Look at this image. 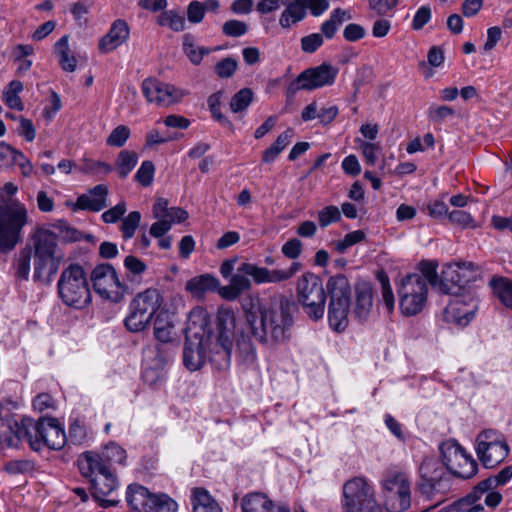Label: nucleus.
I'll return each mask as SVG.
<instances>
[{
  "mask_svg": "<svg viewBox=\"0 0 512 512\" xmlns=\"http://www.w3.org/2000/svg\"><path fill=\"white\" fill-rule=\"evenodd\" d=\"M17 191L18 187L11 182L0 189V254H7L16 247L28 223L26 206L14 198Z\"/></svg>",
  "mask_w": 512,
  "mask_h": 512,
  "instance_id": "3",
  "label": "nucleus"
},
{
  "mask_svg": "<svg viewBox=\"0 0 512 512\" xmlns=\"http://www.w3.org/2000/svg\"><path fill=\"white\" fill-rule=\"evenodd\" d=\"M108 188L104 184L96 185L88 194L77 198L76 207L81 210L98 212L107 206Z\"/></svg>",
  "mask_w": 512,
  "mask_h": 512,
  "instance_id": "27",
  "label": "nucleus"
},
{
  "mask_svg": "<svg viewBox=\"0 0 512 512\" xmlns=\"http://www.w3.org/2000/svg\"><path fill=\"white\" fill-rule=\"evenodd\" d=\"M341 213L336 206H326L318 212V221L321 227H327L332 223L339 221Z\"/></svg>",
  "mask_w": 512,
  "mask_h": 512,
  "instance_id": "56",
  "label": "nucleus"
},
{
  "mask_svg": "<svg viewBox=\"0 0 512 512\" xmlns=\"http://www.w3.org/2000/svg\"><path fill=\"white\" fill-rule=\"evenodd\" d=\"M130 128L126 125H119L112 130L106 139V144L110 147H122L130 137Z\"/></svg>",
  "mask_w": 512,
  "mask_h": 512,
  "instance_id": "50",
  "label": "nucleus"
},
{
  "mask_svg": "<svg viewBox=\"0 0 512 512\" xmlns=\"http://www.w3.org/2000/svg\"><path fill=\"white\" fill-rule=\"evenodd\" d=\"M178 504L165 493L155 494L151 512H177Z\"/></svg>",
  "mask_w": 512,
  "mask_h": 512,
  "instance_id": "46",
  "label": "nucleus"
},
{
  "mask_svg": "<svg viewBox=\"0 0 512 512\" xmlns=\"http://www.w3.org/2000/svg\"><path fill=\"white\" fill-rule=\"evenodd\" d=\"M365 233L361 230H355L347 233L342 240L333 242L335 250L339 253H344L349 247L363 241Z\"/></svg>",
  "mask_w": 512,
  "mask_h": 512,
  "instance_id": "51",
  "label": "nucleus"
},
{
  "mask_svg": "<svg viewBox=\"0 0 512 512\" xmlns=\"http://www.w3.org/2000/svg\"><path fill=\"white\" fill-rule=\"evenodd\" d=\"M293 306L288 297L280 295L245 310L246 325L251 337L269 347L288 341L293 326Z\"/></svg>",
  "mask_w": 512,
  "mask_h": 512,
  "instance_id": "2",
  "label": "nucleus"
},
{
  "mask_svg": "<svg viewBox=\"0 0 512 512\" xmlns=\"http://www.w3.org/2000/svg\"><path fill=\"white\" fill-rule=\"evenodd\" d=\"M183 51L194 65H199L204 55L209 54L211 50L196 46L193 37L190 34H186L183 38Z\"/></svg>",
  "mask_w": 512,
  "mask_h": 512,
  "instance_id": "39",
  "label": "nucleus"
},
{
  "mask_svg": "<svg viewBox=\"0 0 512 512\" xmlns=\"http://www.w3.org/2000/svg\"><path fill=\"white\" fill-rule=\"evenodd\" d=\"M442 463L450 474L470 479L478 472V464L473 457L454 439L442 442L439 446Z\"/></svg>",
  "mask_w": 512,
  "mask_h": 512,
  "instance_id": "14",
  "label": "nucleus"
},
{
  "mask_svg": "<svg viewBox=\"0 0 512 512\" xmlns=\"http://www.w3.org/2000/svg\"><path fill=\"white\" fill-rule=\"evenodd\" d=\"M419 491L427 500L434 501L428 509L444 502L452 488V478L449 471L437 458L426 456L419 466Z\"/></svg>",
  "mask_w": 512,
  "mask_h": 512,
  "instance_id": "5",
  "label": "nucleus"
},
{
  "mask_svg": "<svg viewBox=\"0 0 512 512\" xmlns=\"http://www.w3.org/2000/svg\"><path fill=\"white\" fill-rule=\"evenodd\" d=\"M296 295L304 313L313 321L323 318L326 292L322 280L312 272L303 273L297 280Z\"/></svg>",
  "mask_w": 512,
  "mask_h": 512,
  "instance_id": "11",
  "label": "nucleus"
},
{
  "mask_svg": "<svg viewBox=\"0 0 512 512\" xmlns=\"http://www.w3.org/2000/svg\"><path fill=\"white\" fill-rule=\"evenodd\" d=\"M237 66L238 63L235 59L226 57L216 64L215 72L221 78H229L235 73Z\"/></svg>",
  "mask_w": 512,
  "mask_h": 512,
  "instance_id": "58",
  "label": "nucleus"
},
{
  "mask_svg": "<svg viewBox=\"0 0 512 512\" xmlns=\"http://www.w3.org/2000/svg\"><path fill=\"white\" fill-rule=\"evenodd\" d=\"M137 162L138 154L136 152L131 150L120 151L115 161V169L119 177L126 178L135 168Z\"/></svg>",
  "mask_w": 512,
  "mask_h": 512,
  "instance_id": "38",
  "label": "nucleus"
},
{
  "mask_svg": "<svg viewBox=\"0 0 512 512\" xmlns=\"http://www.w3.org/2000/svg\"><path fill=\"white\" fill-rule=\"evenodd\" d=\"M155 494L151 493L146 487L133 484L128 487L126 500L128 504L136 511L151 512Z\"/></svg>",
  "mask_w": 512,
  "mask_h": 512,
  "instance_id": "28",
  "label": "nucleus"
},
{
  "mask_svg": "<svg viewBox=\"0 0 512 512\" xmlns=\"http://www.w3.org/2000/svg\"><path fill=\"white\" fill-rule=\"evenodd\" d=\"M124 267L133 275H141L147 269L146 264L133 255H129L124 259Z\"/></svg>",
  "mask_w": 512,
  "mask_h": 512,
  "instance_id": "63",
  "label": "nucleus"
},
{
  "mask_svg": "<svg viewBox=\"0 0 512 512\" xmlns=\"http://www.w3.org/2000/svg\"><path fill=\"white\" fill-rule=\"evenodd\" d=\"M79 469L84 477L90 479L92 496L101 507L107 508L118 504L119 500L114 497L118 487L117 478L103 463L99 454L83 453L79 459Z\"/></svg>",
  "mask_w": 512,
  "mask_h": 512,
  "instance_id": "4",
  "label": "nucleus"
},
{
  "mask_svg": "<svg viewBox=\"0 0 512 512\" xmlns=\"http://www.w3.org/2000/svg\"><path fill=\"white\" fill-rule=\"evenodd\" d=\"M57 289L66 306L81 309L91 301L87 274L79 264H70L61 272Z\"/></svg>",
  "mask_w": 512,
  "mask_h": 512,
  "instance_id": "8",
  "label": "nucleus"
},
{
  "mask_svg": "<svg viewBox=\"0 0 512 512\" xmlns=\"http://www.w3.org/2000/svg\"><path fill=\"white\" fill-rule=\"evenodd\" d=\"M510 452L506 437L499 431L486 429L476 438V454L486 468L503 462Z\"/></svg>",
  "mask_w": 512,
  "mask_h": 512,
  "instance_id": "15",
  "label": "nucleus"
},
{
  "mask_svg": "<svg viewBox=\"0 0 512 512\" xmlns=\"http://www.w3.org/2000/svg\"><path fill=\"white\" fill-rule=\"evenodd\" d=\"M338 72L337 67L328 63L308 68L298 75L296 79L297 89L311 91L330 86L335 82Z\"/></svg>",
  "mask_w": 512,
  "mask_h": 512,
  "instance_id": "20",
  "label": "nucleus"
},
{
  "mask_svg": "<svg viewBox=\"0 0 512 512\" xmlns=\"http://www.w3.org/2000/svg\"><path fill=\"white\" fill-rule=\"evenodd\" d=\"M235 314L230 308L217 312V333L211 330V317L203 307L193 308L186 327L183 363L190 371L199 370L209 358L218 370H226L231 364Z\"/></svg>",
  "mask_w": 512,
  "mask_h": 512,
  "instance_id": "1",
  "label": "nucleus"
},
{
  "mask_svg": "<svg viewBox=\"0 0 512 512\" xmlns=\"http://www.w3.org/2000/svg\"><path fill=\"white\" fill-rule=\"evenodd\" d=\"M205 15L202 3L199 1H192L187 8V18L193 24L200 23Z\"/></svg>",
  "mask_w": 512,
  "mask_h": 512,
  "instance_id": "64",
  "label": "nucleus"
},
{
  "mask_svg": "<svg viewBox=\"0 0 512 512\" xmlns=\"http://www.w3.org/2000/svg\"><path fill=\"white\" fill-rule=\"evenodd\" d=\"M64 258L54 233L40 230L34 236V280L49 282Z\"/></svg>",
  "mask_w": 512,
  "mask_h": 512,
  "instance_id": "6",
  "label": "nucleus"
},
{
  "mask_svg": "<svg viewBox=\"0 0 512 512\" xmlns=\"http://www.w3.org/2000/svg\"><path fill=\"white\" fill-rule=\"evenodd\" d=\"M428 215L434 219H442L448 216V207L442 200H433L427 205Z\"/></svg>",
  "mask_w": 512,
  "mask_h": 512,
  "instance_id": "62",
  "label": "nucleus"
},
{
  "mask_svg": "<svg viewBox=\"0 0 512 512\" xmlns=\"http://www.w3.org/2000/svg\"><path fill=\"white\" fill-rule=\"evenodd\" d=\"M151 320L141 309H137L130 303L129 313L124 320V324L128 331L137 333L146 329L150 325Z\"/></svg>",
  "mask_w": 512,
  "mask_h": 512,
  "instance_id": "35",
  "label": "nucleus"
},
{
  "mask_svg": "<svg viewBox=\"0 0 512 512\" xmlns=\"http://www.w3.org/2000/svg\"><path fill=\"white\" fill-rule=\"evenodd\" d=\"M247 31V24L236 19L228 20L222 26V32L229 37H240L246 34Z\"/></svg>",
  "mask_w": 512,
  "mask_h": 512,
  "instance_id": "57",
  "label": "nucleus"
},
{
  "mask_svg": "<svg viewBox=\"0 0 512 512\" xmlns=\"http://www.w3.org/2000/svg\"><path fill=\"white\" fill-rule=\"evenodd\" d=\"M342 512H382L375 486L365 477L357 476L343 484Z\"/></svg>",
  "mask_w": 512,
  "mask_h": 512,
  "instance_id": "9",
  "label": "nucleus"
},
{
  "mask_svg": "<svg viewBox=\"0 0 512 512\" xmlns=\"http://www.w3.org/2000/svg\"><path fill=\"white\" fill-rule=\"evenodd\" d=\"M356 306L355 314L360 320L368 317L373 307V288L368 282H361L356 285Z\"/></svg>",
  "mask_w": 512,
  "mask_h": 512,
  "instance_id": "29",
  "label": "nucleus"
},
{
  "mask_svg": "<svg viewBox=\"0 0 512 512\" xmlns=\"http://www.w3.org/2000/svg\"><path fill=\"white\" fill-rule=\"evenodd\" d=\"M220 281L211 274H202L189 279L185 284V290L195 299L202 300L209 292L218 289Z\"/></svg>",
  "mask_w": 512,
  "mask_h": 512,
  "instance_id": "26",
  "label": "nucleus"
},
{
  "mask_svg": "<svg viewBox=\"0 0 512 512\" xmlns=\"http://www.w3.org/2000/svg\"><path fill=\"white\" fill-rule=\"evenodd\" d=\"M327 289L330 296L328 305L329 325L335 331H343L348 326L351 302V286L348 278L338 274L329 278Z\"/></svg>",
  "mask_w": 512,
  "mask_h": 512,
  "instance_id": "10",
  "label": "nucleus"
},
{
  "mask_svg": "<svg viewBox=\"0 0 512 512\" xmlns=\"http://www.w3.org/2000/svg\"><path fill=\"white\" fill-rule=\"evenodd\" d=\"M193 512H222V509L207 490L196 488L193 491Z\"/></svg>",
  "mask_w": 512,
  "mask_h": 512,
  "instance_id": "33",
  "label": "nucleus"
},
{
  "mask_svg": "<svg viewBox=\"0 0 512 512\" xmlns=\"http://www.w3.org/2000/svg\"><path fill=\"white\" fill-rule=\"evenodd\" d=\"M253 99V92L249 88L239 90L230 101V108L234 113L241 112L250 105Z\"/></svg>",
  "mask_w": 512,
  "mask_h": 512,
  "instance_id": "47",
  "label": "nucleus"
},
{
  "mask_svg": "<svg viewBox=\"0 0 512 512\" xmlns=\"http://www.w3.org/2000/svg\"><path fill=\"white\" fill-rule=\"evenodd\" d=\"M323 44V36L320 33H312L301 39L302 50L306 53L315 52Z\"/></svg>",
  "mask_w": 512,
  "mask_h": 512,
  "instance_id": "59",
  "label": "nucleus"
},
{
  "mask_svg": "<svg viewBox=\"0 0 512 512\" xmlns=\"http://www.w3.org/2000/svg\"><path fill=\"white\" fill-rule=\"evenodd\" d=\"M386 428L396 438V440L404 445L411 437L409 430L406 426L391 415L386 414Z\"/></svg>",
  "mask_w": 512,
  "mask_h": 512,
  "instance_id": "44",
  "label": "nucleus"
},
{
  "mask_svg": "<svg viewBox=\"0 0 512 512\" xmlns=\"http://www.w3.org/2000/svg\"><path fill=\"white\" fill-rule=\"evenodd\" d=\"M455 296L444 309L443 316L447 323L462 328L474 319L479 304L470 291Z\"/></svg>",
  "mask_w": 512,
  "mask_h": 512,
  "instance_id": "17",
  "label": "nucleus"
},
{
  "mask_svg": "<svg viewBox=\"0 0 512 512\" xmlns=\"http://www.w3.org/2000/svg\"><path fill=\"white\" fill-rule=\"evenodd\" d=\"M512 478V466L504 467L496 475L483 480V486L488 484L489 488L496 489L498 486L505 485Z\"/></svg>",
  "mask_w": 512,
  "mask_h": 512,
  "instance_id": "55",
  "label": "nucleus"
},
{
  "mask_svg": "<svg viewBox=\"0 0 512 512\" xmlns=\"http://www.w3.org/2000/svg\"><path fill=\"white\" fill-rule=\"evenodd\" d=\"M127 208L125 202H120L102 214L105 223H116L125 214Z\"/></svg>",
  "mask_w": 512,
  "mask_h": 512,
  "instance_id": "61",
  "label": "nucleus"
},
{
  "mask_svg": "<svg viewBox=\"0 0 512 512\" xmlns=\"http://www.w3.org/2000/svg\"><path fill=\"white\" fill-rule=\"evenodd\" d=\"M32 258V249L25 247L19 251L15 262V274L17 278L27 280L30 273V262Z\"/></svg>",
  "mask_w": 512,
  "mask_h": 512,
  "instance_id": "41",
  "label": "nucleus"
},
{
  "mask_svg": "<svg viewBox=\"0 0 512 512\" xmlns=\"http://www.w3.org/2000/svg\"><path fill=\"white\" fill-rule=\"evenodd\" d=\"M103 459V463L108 464H120L125 465L127 458L126 451L116 443H109L103 449L102 455H99Z\"/></svg>",
  "mask_w": 512,
  "mask_h": 512,
  "instance_id": "40",
  "label": "nucleus"
},
{
  "mask_svg": "<svg viewBox=\"0 0 512 512\" xmlns=\"http://www.w3.org/2000/svg\"><path fill=\"white\" fill-rule=\"evenodd\" d=\"M481 278V270L472 262L450 263L442 270L439 292L448 295L466 293Z\"/></svg>",
  "mask_w": 512,
  "mask_h": 512,
  "instance_id": "12",
  "label": "nucleus"
},
{
  "mask_svg": "<svg viewBox=\"0 0 512 512\" xmlns=\"http://www.w3.org/2000/svg\"><path fill=\"white\" fill-rule=\"evenodd\" d=\"M79 170L87 174L104 173L108 174L112 171V166L105 162L84 159Z\"/></svg>",
  "mask_w": 512,
  "mask_h": 512,
  "instance_id": "54",
  "label": "nucleus"
},
{
  "mask_svg": "<svg viewBox=\"0 0 512 512\" xmlns=\"http://www.w3.org/2000/svg\"><path fill=\"white\" fill-rule=\"evenodd\" d=\"M38 450L42 445L53 450H60L66 443V435L63 428L54 418H40L37 421Z\"/></svg>",
  "mask_w": 512,
  "mask_h": 512,
  "instance_id": "22",
  "label": "nucleus"
},
{
  "mask_svg": "<svg viewBox=\"0 0 512 512\" xmlns=\"http://www.w3.org/2000/svg\"><path fill=\"white\" fill-rule=\"evenodd\" d=\"M140 221L141 214L138 211H132L122 219L120 231L125 240H129L134 236L137 228L139 227Z\"/></svg>",
  "mask_w": 512,
  "mask_h": 512,
  "instance_id": "43",
  "label": "nucleus"
},
{
  "mask_svg": "<svg viewBox=\"0 0 512 512\" xmlns=\"http://www.w3.org/2000/svg\"><path fill=\"white\" fill-rule=\"evenodd\" d=\"M301 268V264L293 262L287 269H268L259 267L255 264L243 262L237 269V273L233 274L230 284L237 292L242 294L244 291L251 289V281L247 276L252 277L257 285L268 283H282L291 279Z\"/></svg>",
  "mask_w": 512,
  "mask_h": 512,
  "instance_id": "7",
  "label": "nucleus"
},
{
  "mask_svg": "<svg viewBox=\"0 0 512 512\" xmlns=\"http://www.w3.org/2000/svg\"><path fill=\"white\" fill-rule=\"evenodd\" d=\"M432 17L431 8L429 6H421L415 13L412 20V27L415 30H420L426 25Z\"/></svg>",
  "mask_w": 512,
  "mask_h": 512,
  "instance_id": "60",
  "label": "nucleus"
},
{
  "mask_svg": "<svg viewBox=\"0 0 512 512\" xmlns=\"http://www.w3.org/2000/svg\"><path fill=\"white\" fill-rule=\"evenodd\" d=\"M37 422L28 417L9 424L8 430L3 435V440L9 447H17L22 441L29 443L30 447L38 450Z\"/></svg>",
  "mask_w": 512,
  "mask_h": 512,
  "instance_id": "21",
  "label": "nucleus"
},
{
  "mask_svg": "<svg viewBox=\"0 0 512 512\" xmlns=\"http://www.w3.org/2000/svg\"><path fill=\"white\" fill-rule=\"evenodd\" d=\"M129 36V28L125 21H115L109 32L101 38L99 50L102 53H109L123 44Z\"/></svg>",
  "mask_w": 512,
  "mask_h": 512,
  "instance_id": "25",
  "label": "nucleus"
},
{
  "mask_svg": "<svg viewBox=\"0 0 512 512\" xmlns=\"http://www.w3.org/2000/svg\"><path fill=\"white\" fill-rule=\"evenodd\" d=\"M243 512H290L288 508L275 507L266 494L253 492L245 495L241 501Z\"/></svg>",
  "mask_w": 512,
  "mask_h": 512,
  "instance_id": "24",
  "label": "nucleus"
},
{
  "mask_svg": "<svg viewBox=\"0 0 512 512\" xmlns=\"http://www.w3.org/2000/svg\"><path fill=\"white\" fill-rule=\"evenodd\" d=\"M54 51L58 57L59 64L64 71L74 72L77 68V59L70 53L69 37L62 36L54 46Z\"/></svg>",
  "mask_w": 512,
  "mask_h": 512,
  "instance_id": "31",
  "label": "nucleus"
},
{
  "mask_svg": "<svg viewBox=\"0 0 512 512\" xmlns=\"http://www.w3.org/2000/svg\"><path fill=\"white\" fill-rule=\"evenodd\" d=\"M489 284L500 302L512 310V281L504 277H493Z\"/></svg>",
  "mask_w": 512,
  "mask_h": 512,
  "instance_id": "37",
  "label": "nucleus"
},
{
  "mask_svg": "<svg viewBox=\"0 0 512 512\" xmlns=\"http://www.w3.org/2000/svg\"><path fill=\"white\" fill-rule=\"evenodd\" d=\"M397 294L401 312L406 316H414L425 306L428 286L419 274H408L400 281Z\"/></svg>",
  "mask_w": 512,
  "mask_h": 512,
  "instance_id": "13",
  "label": "nucleus"
},
{
  "mask_svg": "<svg viewBox=\"0 0 512 512\" xmlns=\"http://www.w3.org/2000/svg\"><path fill=\"white\" fill-rule=\"evenodd\" d=\"M355 142L357 147L362 151L366 163L369 165H374L377 161L378 154L381 151L380 144L365 141L362 138H356Z\"/></svg>",
  "mask_w": 512,
  "mask_h": 512,
  "instance_id": "45",
  "label": "nucleus"
},
{
  "mask_svg": "<svg viewBox=\"0 0 512 512\" xmlns=\"http://www.w3.org/2000/svg\"><path fill=\"white\" fill-rule=\"evenodd\" d=\"M286 8L281 13L279 24L284 29H289L292 25L300 22L306 16L305 9L301 0L285 2Z\"/></svg>",
  "mask_w": 512,
  "mask_h": 512,
  "instance_id": "32",
  "label": "nucleus"
},
{
  "mask_svg": "<svg viewBox=\"0 0 512 512\" xmlns=\"http://www.w3.org/2000/svg\"><path fill=\"white\" fill-rule=\"evenodd\" d=\"M294 135L292 128L286 129L282 132L275 142L267 148L262 154V161L264 163H272L278 155L290 144L291 139Z\"/></svg>",
  "mask_w": 512,
  "mask_h": 512,
  "instance_id": "36",
  "label": "nucleus"
},
{
  "mask_svg": "<svg viewBox=\"0 0 512 512\" xmlns=\"http://www.w3.org/2000/svg\"><path fill=\"white\" fill-rule=\"evenodd\" d=\"M174 335L172 315L167 309L158 312L154 319V336L161 343H169Z\"/></svg>",
  "mask_w": 512,
  "mask_h": 512,
  "instance_id": "30",
  "label": "nucleus"
},
{
  "mask_svg": "<svg viewBox=\"0 0 512 512\" xmlns=\"http://www.w3.org/2000/svg\"><path fill=\"white\" fill-rule=\"evenodd\" d=\"M419 269L422 275H420L426 283L429 282L431 286L439 291V282L437 274V263L433 261L423 260L419 264Z\"/></svg>",
  "mask_w": 512,
  "mask_h": 512,
  "instance_id": "48",
  "label": "nucleus"
},
{
  "mask_svg": "<svg viewBox=\"0 0 512 512\" xmlns=\"http://www.w3.org/2000/svg\"><path fill=\"white\" fill-rule=\"evenodd\" d=\"M95 291L104 299L118 301L125 292L114 267L110 264L96 266L91 273Z\"/></svg>",
  "mask_w": 512,
  "mask_h": 512,
  "instance_id": "16",
  "label": "nucleus"
},
{
  "mask_svg": "<svg viewBox=\"0 0 512 512\" xmlns=\"http://www.w3.org/2000/svg\"><path fill=\"white\" fill-rule=\"evenodd\" d=\"M490 490L488 484L483 486V481L479 482L474 489L459 502L460 509L465 512H480L483 510V506L477 502Z\"/></svg>",
  "mask_w": 512,
  "mask_h": 512,
  "instance_id": "34",
  "label": "nucleus"
},
{
  "mask_svg": "<svg viewBox=\"0 0 512 512\" xmlns=\"http://www.w3.org/2000/svg\"><path fill=\"white\" fill-rule=\"evenodd\" d=\"M155 173V166L152 161L145 160L141 163L135 174V180L144 187L152 184Z\"/></svg>",
  "mask_w": 512,
  "mask_h": 512,
  "instance_id": "52",
  "label": "nucleus"
},
{
  "mask_svg": "<svg viewBox=\"0 0 512 512\" xmlns=\"http://www.w3.org/2000/svg\"><path fill=\"white\" fill-rule=\"evenodd\" d=\"M163 301V296L158 289L148 288L138 293L130 303L152 319L160 310L165 309Z\"/></svg>",
  "mask_w": 512,
  "mask_h": 512,
  "instance_id": "23",
  "label": "nucleus"
},
{
  "mask_svg": "<svg viewBox=\"0 0 512 512\" xmlns=\"http://www.w3.org/2000/svg\"><path fill=\"white\" fill-rule=\"evenodd\" d=\"M221 100L222 92L218 91L208 97L207 104L212 117L217 120L221 125L233 128V124L221 113Z\"/></svg>",
  "mask_w": 512,
  "mask_h": 512,
  "instance_id": "42",
  "label": "nucleus"
},
{
  "mask_svg": "<svg viewBox=\"0 0 512 512\" xmlns=\"http://www.w3.org/2000/svg\"><path fill=\"white\" fill-rule=\"evenodd\" d=\"M410 484L405 473L386 477V512H402L410 506Z\"/></svg>",
  "mask_w": 512,
  "mask_h": 512,
  "instance_id": "19",
  "label": "nucleus"
},
{
  "mask_svg": "<svg viewBox=\"0 0 512 512\" xmlns=\"http://www.w3.org/2000/svg\"><path fill=\"white\" fill-rule=\"evenodd\" d=\"M455 110L447 105H431L427 110L428 119L437 124H441L446 119L453 117Z\"/></svg>",
  "mask_w": 512,
  "mask_h": 512,
  "instance_id": "49",
  "label": "nucleus"
},
{
  "mask_svg": "<svg viewBox=\"0 0 512 512\" xmlns=\"http://www.w3.org/2000/svg\"><path fill=\"white\" fill-rule=\"evenodd\" d=\"M147 102L160 107H168L182 100L187 94L184 90L156 78H146L141 85Z\"/></svg>",
  "mask_w": 512,
  "mask_h": 512,
  "instance_id": "18",
  "label": "nucleus"
},
{
  "mask_svg": "<svg viewBox=\"0 0 512 512\" xmlns=\"http://www.w3.org/2000/svg\"><path fill=\"white\" fill-rule=\"evenodd\" d=\"M239 354L243 361L253 363L256 360V349L248 336L241 335L237 340Z\"/></svg>",
  "mask_w": 512,
  "mask_h": 512,
  "instance_id": "53",
  "label": "nucleus"
}]
</instances>
